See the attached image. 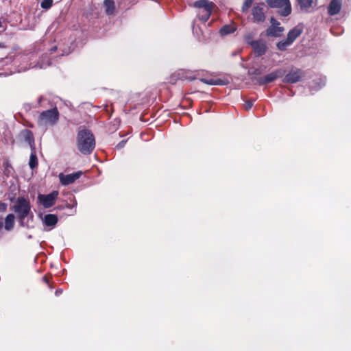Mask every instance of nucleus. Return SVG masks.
Wrapping results in <instances>:
<instances>
[{"instance_id":"f257e3e1","label":"nucleus","mask_w":351,"mask_h":351,"mask_svg":"<svg viewBox=\"0 0 351 351\" xmlns=\"http://www.w3.org/2000/svg\"><path fill=\"white\" fill-rule=\"evenodd\" d=\"M95 147V138L90 131L83 130L78 132L77 148L81 153L88 154L93 152Z\"/></svg>"},{"instance_id":"f03ea898","label":"nucleus","mask_w":351,"mask_h":351,"mask_svg":"<svg viewBox=\"0 0 351 351\" xmlns=\"http://www.w3.org/2000/svg\"><path fill=\"white\" fill-rule=\"evenodd\" d=\"M59 119V112L57 108L45 110L40 113L38 119V124L40 127L54 125Z\"/></svg>"},{"instance_id":"7ed1b4c3","label":"nucleus","mask_w":351,"mask_h":351,"mask_svg":"<svg viewBox=\"0 0 351 351\" xmlns=\"http://www.w3.org/2000/svg\"><path fill=\"white\" fill-rule=\"evenodd\" d=\"M194 6L200 9L198 13L199 20L206 22L209 19L215 5L208 0H199L194 3Z\"/></svg>"},{"instance_id":"20e7f679","label":"nucleus","mask_w":351,"mask_h":351,"mask_svg":"<svg viewBox=\"0 0 351 351\" xmlns=\"http://www.w3.org/2000/svg\"><path fill=\"white\" fill-rule=\"evenodd\" d=\"M13 209L17 214L18 217L23 220L27 217L30 213L31 206L29 201L24 197H18L13 206Z\"/></svg>"},{"instance_id":"39448f33","label":"nucleus","mask_w":351,"mask_h":351,"mask_svg":"<svg viewBox=\"0 0 351 351\" xmlns=\"http://www.w3.org/2000/svg\"><path fill=\"white\" fill-rule=\"evenodd\" d=\"M302 33V28L296 26L290 30L287 34V39L280 41L277 43L276 46L278 49L285 51L289 46H290L295 39L299 37Z\"/></svg>"},{"instance_id":"423d86ee","label":"nucleus","mask_w":351,"mask_h":351,"mask_svg":"<svg viewBox=\"0 0 351 351\" xmlns=\"http://www.w3.org/2000/svg\"><path fill=\"white\" fill-rule=\"evenodd\" d=\"M267 3L271 8L280 9V14L282 16H288L291 11L289 0H266Z\"/></svg>"},{"instance_id":"0eeeda50","label":"nucleus","mask_w":351,"mask_h":351,"mask_svg":"<svg viewBox=\"0 0 351 351\" xmlns=\"http://www.w3.org/2000/svg\"><path fill=\"white\" fill-rule=\"evenodd\" d=\"M58 194V191H53L48 195H38V199L45 208H49L55 204Z\"/></svg>"},{"instance_id":"6e6552de","label":"nucleus","mask_w":351,"mask_h":351,"mask_svg":"<svg viewBox=\"0 0 351 351\" xmlns=\"http://www.w3.org/2000/svg\"><path fill=\"white\" fill-rule=\"evenodd\" d=\"M82 175V172L81 171H78L73 173L65 175L62 173H60L58 175V178L61 184L64 186L69 185L75 182L77 180H78L81 176Z\"/></svg>"},{"instance_id":"1a4fd4ad","label":"nucleus","mask_w":351,"mask_h":351,"mask_svg":"<svg viewBox=\"0 0 351 351\" xmlns=\"http://www.w3.org/2000/svg\"><path fill=\"white\" fill-rule=\"evenodd\" d=\"M271 26L267 30V35L274 37H279L284 31V28L280 26V23L274 18L270 19Z\"/></svg>"},{"instance_id":"9d476101","label":"nucleus","mask_w":351,"mask_h":351,"mask_svg":"<svg viewBox=\"0 0 351 351\" xmlns=\"http://www.w3.org/2000/svg\"><path fill=\"white\" fill-rule=\"evenodd\" d=\"M285 71L283 69H278L271 72L264 77L258 79V82L261 84H265L274 82L276 79L284 75Z\"/></svg>"},{"instance_id":"9b49d317","label":"nucleus","mask_w":351,"mask_h":351,"mask_svg":"<svg viewBox=\"0 0 351 351\" xmlns=\"http://www.w3.org/2000/svg\"><path fill=\"white\" fill-rule=\"evenodd\" d=\"M264 4H259L254 6L252 9V16L254 22H263L265 19V13L263 11Z\"/></svg>"},{"instance_id":"f8f14e48","label":"nucleus","mask_w":351,"mask_h":351,"mask_svg":"<svg viewBox=\"0 0 351 351\" xmlns=\"http://www.w3.org/2000/svg\"><path fill=\"white\" fill-rule=\"evenodd\" d=\"M250 45L254 50V52L258 56L264 54L266 51L267 47L265 43L263 40H260L252 41L251 42Z\"/></svg>"},{"instance_id":"ddd939ff","label":"nucleus","mask_w":351,"mask_h":351,"mask_svg":"<svg viewBox=\"0 0 351 351\" xmlns=\"http://www.w3.org/2000/svg\"><path fill=\"white\" fill-rule=\"evenodd\" d=\"M301 10L307 11L310 8L315 7L317 0H297Z\"/></svg>"},{"instance_id":"4468645a","label":"nucleus","mask_w":351,"mask_h":351,"mask_svg":"<svg viewBox=\"0 0 351 351\" xmlns=\"http://www.w3.org/2000/svg\"><path fill=\"white\" fill-rule=\"evenodd\" d=\"M301 78V72L300 70L292 71L285 77L286 82L289 83H295Z\"/></svg>"},{"instance_id":"2eb2a0df","label":"nucleus","mask_w":351,"mask_h":351,"mask_svg":"<svg viewBox=\"0 0 351 351\" xmlns=\"http://www.w3.org/2000/svg\"><path fill=\"white\" fill-rule=\"evenodd\" d=\"M341 4L337 0H332L328 5V13L330 15L338 14L341 10Z\"/></svg>"},{"instance_id":"dca6fc26","label":"nucleus","mask_w":351,"mask_h":351,"mask_svg":"<svg viewBox=\"0 0 351 351\" xmlns=\"http://www.w3.org/2000/svg\"><path fill=\"white\" fill-rule=\"evenodd\" d=\"M22 135L24 137L25 141L27 142V143L30 146L31 149H35L34 138V136H33L32 132H30L29 130H25L23 131Z\"/></svg>"},{"instance_id":"f3484780","label":"nucleus","mask_w":351,"mask_h":351,"mask_svg":"<svg viewBox=\"0 0 351 351\" xmlns=\"http://www.w3.org/2000/svg\"><path fill=\"white\" fill-rule=\"evenodd\" d=\"M44 223L47 226H53L58 222V217L56 215L48 214L44 217Z\"/></svg>"},{"instance_id":"a211bd4d","label":"nucleus","mask_w":351,"mask_h":351,"mask_svg":"<svg viewBox=\"0 0 351 351\" xmlns=\"http://www.w3.org/2000/svg\"><path fill=\"white\" fill-rule=\"evenodd\" d=\"M14 226V215L13 214H9L5 219L4 228L7 231H10L13 229Z\"/></svg>"},{"instance_id":"6ab92c4d","label":"nucleus","mask_w":351,"mask_h":351,"mask_svg":"<svg viewBox=\"0 0 351 351\" xmlns=\"http://www.w3.org/2000/svg\"><path fill=\"white\" fill-rule=\"evenodd\" d=\"M200 81L202 82L204 84H208V85H224L227 83L225 80H221V79H214V78H210V79H206V78H202L200 79Z\"/></svg>"},{"instance_id":"aec40b11","label":"nucleus","mask_w":351,"mask_h":351,"mask_svg":"<svg viewBox=\"0 0 351 351\" xmlns=\"http://www.w3.org/2000/svg\"><path fill=\"white\" fill-rule=\"evenodd\" d=\"M29 165L32 169H34V168L37 167V166H38V159H37V156L36 154L35 149H32L29 161Z\"/></svg>"},{"instance_id":"412c9836","label":"nucleus","mask_w":351,"mask_h":351,"mask_svg":"<svg viewBox=\"0 0 351 351\" xmlns=\"http://www.w3.org/2000/svg\"><path fill=\"white\" fill-rule=\"evenodd\" d=\"M236 30L234 25H226L220 29V34L223 36L233 33Z\"/></svg>"},{"instance_id":"4be33fe9","label":"nucleus","mask_w":351,"mask_h":351,"mask_svg":"<svg viewBox=\"0 0 351 351\" xmlns=\"http://www.w3.org/2000/svg\"><path fill=\"white\" fill-rule=\"evenodd\" d=\"M104 6L107 14H112L114 10V3L112 0H105Z\"/></svg>"},{"instance_id":"5701e85b","label":"nucleus","mask_w":351,"mask_h":351,"mask_svg":"<svg viewBox=\"0 0 351 351\" xmlns=\"http://www.w3.org/2000/svg\"><path fill=\"white\" fill-rule=\"evenodd\" d=\"M53 0H43L41 2L40 6L45 10L49 9L53 5Z\"/></svg>"},{"instance_id":"b1692460","label":"nucleus","mask_w":351,"mask_h":351,"mask_svg":"<svg viewBox=\"0 0 351 351\" xmlns=\"http://www.w3.org/2000/svg\"><path fill=\"white\" fill-rule=\"evenodd\" d=\"M253 0H245L244 3L242 6V11L246 12L248 8L252 5Z\"/></svg>"},{"instance_id":"393cba45","label":"nucleus","mask_w":351,"mask_h":351,"mask_svg":"<svg viewBox=\"0 0 351 351\" xmlns=\"http://www.w3.org/2000/svg\"><path fill=\"white\" fill-rule=\"evenodd\" d=\"M253 106V103L251 101H247L243 104V108L246 110H250Z\"/></svg>"},{"instance_id":"a878e982","label":"nucleus","mask_w":351,"mask_h":351,"mask_svg":"<svg viewBox=\"0 0 351 351\" xmlns=\"http://www.w3.org/2000/svg\"><path fill=\"white\" fill-rule=\"evenodd\" d=\"M8 208V204L4 202H0V212H5L6 211Z\"/></svg>"},{"instance_id":"bb28decb","label":"nucleus","mask_w":351,"mask_h":351,"mask_svg":"<svg viewBox=\"0 0 351 351\" xmlns=\"http://www.w3.org/2000/svg\"><path fill=\"white\" fill-rule=\"evenodd\" d=\"M125 143V141H122L121 142H120V143L117 145V147L118 148H119V149H120V148H122V147L124 146Z\"/></svg>"},{"instance_id":"cd10ccee","label":"nucleus","mask_w":351,"mask_h":351,"mask_svg":"<svg viewBox=\"0 0 351 351\" xmlns=\"http://www.w3.org/2000/svg\"><path fill=\"white\" fill-rule=\"evenodd\" d=\"M186 78L189 79L190 80H195L196 78V75L193 74V75L186 76Z\"/></svg>"},{"instance_id":"c85d7f7f","label":"nucleus","mask_w":351,"mask_h":351,"mask_svg":"<svg viewBox=\"0 0 351 351\" xmlns=\"http://www.w3.org/2000/svg\"><path fill=\"white\" fill-rule=\"evenodd\" d=\"M44 280H45L47 282H48L47 277H44Z\"/></svg>"},{"instance_id":"c756f323","label":"nucleus","mask_w":351,"mask_h":351,"mask_svg":"<svg viewBox=\"0 0 351 351\" xmlns=\"http://www.w3.org/2000/svg\"><path fill=\"white\" fill-rule=\"evenodd\" d=\"M56 294H57V293H60V291H56Z\"/></svg>"},{"instance_id":"7c9ffc66","label":"nucleus","mask_w":351,"mask_h":351,"mask_svg":"<svg viewBox=\"0 0 351 351\" xmlns=\"http://www.w3.org/2000/svg\"><path fill=\"white\" fill-rule=\"evenodd\" d=\"M56 294H57V293H60V291H56Z\"/></svg>"}]
</instances>
